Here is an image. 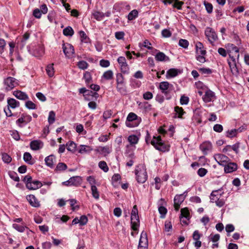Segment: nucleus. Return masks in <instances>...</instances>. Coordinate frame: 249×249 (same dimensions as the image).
Segmentation results:
<instances>
[{
	"label": "nucleus",
	"mask_w": 249,
	"mask_h": 249,
	"mask_svg": "<svg viewBox=\"0 0 249 249\" xmlns=\"http://www.w3.org/2000/svg\"><path fill=\"white\" fill-rule=\"evenodd\" d=\"M150 143L158 150L165 152L170 149V146L161 140L160 136H153Z\"/></svg>",
	"instance_id": "obj_1"
},
{
	"label": "nucleus",
	"mask_w": 249,
	"mask_h": 249,
	"mask_svg": "<svg viewBox=\"0 0 249 249\" xmlns=\"http://www.w3.org/2000/svg\"><path fill=\"white\" fill-rule=\"evenodd\" d=\"M3 87L5 91L8 92L18 86V81L15 78L9 76L3 79Z\"/></svg>",
	"instance_id": "obj_2"
},
{
	"label": "nucleus",
	"mask_w": 249,
	"mask_h": 249,
	"mask_svg": "<svg viewBox=\"0 0 249 249\" xmlns=\"http://www.w3.org/2000/svg\"><path fill=\"white\" fill-rule=\"evenodd\" d=\"M131 229L134 231H137L140 225V221L138 216V211L137 206L133 207L131 215Z\"/></svg>",
	"instance_id": "obj_3"
},
{
	"label": "nucleus",
	"mask_w": 249,
	"mask_h": 249,
	"mask_svg": "<svg viewBox=\"0 0 249 249\" xmlns=\"http://www.w3.org/2000/svg\"><path fill=\"white\" fill-rule=\"evenodd\" d=\"M205 36L210 44H213L218 39V36L213 29L207 27L205 30Z\"/></svg>",
	"instance_id": "obj_4"
},
{
	"label": "nucleus",
	"mask_w": 249,
	"mask_h": 249,
	"mask_svg": "<svg viewBox=\"0 0 249 249\" xmlns=\"http://www.w3.org/2000/svg\"><path fill=\"white\" fill-rule=\"evenodd\" d=\"M27 49L31 54L37 57L42 56L44 53V48L41 45H36L33 49H31L30 46H28Z\"/></svg>",
	"instance_id": "obj_5"
},
{
	"label": "nucleus",
	"mask_w": 249,
	"mask_h": 249,
	"mask_svg": "<svg viewBox=\"0 0 249 249\" xmlns=\"http://www.w3.org/2000/svg\"><path fill=\"white\" fill-rule=\"evenodd\" d=\"M228 63L233 75L237 76L239 74V70L237 66L235 58L230 55V59H228Z\"/></svg>",
	"instance_id": "obj_6"
},
{
	"label": "nucleus",
	"mask_w": 249,
	"mask_h": 249,
	"mask_svg": "<svg viewBox=\"0 0 249 249\" xmlns=\"http://www.w3.org/2000/svg\"><path fill=\"white\" fill-rule=\"evenodd\" d=\"M228 63L233 75L237 76L239 74V70L237 66L235 58L230 55V59H228Z\"/></svg>",
	"instance_id": "obj_7"
},
{
	"label": "nucleus",
	"mask_w": 249,
	"mask_h": 249,
	"mask_svg": "<svg viewBox=\"0 0 249 249\" xmlns=\"http://www.w3.org/2000/svg\"><path fill=\"white\" fill-rule=\"evenodd\" d=\"M117 61L120 66L121 72L124 74H128L129 68L126 63L125 58L124 56H120L118 58Z\"/></svg>",
	"instance_id": "obj_8"
},
{
	"label": "nucleus",
	"mask_w": 249,
	"mask_h": 249,
	"mask_svg": "<svg viewBox=\"0 0 249 249\" xmlns=\"http://www.w3.org/2000/svg\"><path fill=\"white\" fill-rule=\"evenodd\" d=\"M63 51L66 56L69 58L73 57L74 50L73 47L69 43L63 44Z\"/></svg>",
	"instance_id": "obj_9"
},
{
	"label": "nucleus",
	"mask_w": 249,
	"mask_h": 249,
	"mask_svg": "<svg viewBox=\"0 0 249 249\" xmlns=\"http://www.w3.org/2000/svg\"><path fill=\"white\" fill-rule=\"evenodd\" d=\"M213 157L219 165L223 166L230 161V159L227 156L221 154H215Z\"/></svg>",
	"instance_id": "obj_10"
},
{
	"label": "nucleus",
	"mask_w": 249,
	"mask_h": 249,
	"mask_svg": "<svg viewBox=\"0 0 249 249\" xmlns=\"http://www.w3.org/2000/svg\"><path fill=\"white\" fill-rule=\"evenodd\" d=\"M136 175L137 181L140 183L145 182L147 178V173L144 169L140 171L136 170Z\"/></svg>",
	"instance_id": "obj_11"
},
{
	"label": "nucleus",
	"mask_w": 249,
	"mask_h": 249,
	"mask_svg": "<svg viewBox=\"0 0 249 249\" xmlns=\"http://www.w3.org/2000/svg\"><path fill=\"white\" fill-rule=\"evenodd\" d=\"M172 87L173 85L168 82L163 81L159 84V89L161 90L162 93L166 95L169 92Z\"/></svg>",
	"instance_id": "obj_12"
},
{
	"label": "nucleus",
	"mask_w": 249,
	"mask_h": 249,
	"mask_svg": "<svg viewBox=\"0 0 249 249\" xmlns=\"http://www.w3.org/2000/svg\"><path fill=\"white\" fill-rule=\"evenodd\" d=\"M81 179L79 177L76 176L71 178L68 180L64 182L63 183L65 185L78 186L80 184Z\"/></svg>",
	"instance_id": "obj_13"
},
{
	"label": "nucleus",
	"mask_w": 249,
	"mask_h": 249,
	"mask_svg": "<svg viewBox=\"0 0 249 249\" xmlns=\"http://www.w3.org/2000/svg\"><path fill=\"white\" fill-rule=\"evenodd\" d=\"M185 198V196L183 195H177L174 199V207L175 210L178 211L179 208L181 204L183 202Z\"/></svg>",
	"instance_id": "obj_14"
},
{
	"label": "nucleus",
	"mask_w": 249,
	"mask_h": 249,
	"mask_svg": "<svg viewBox=\"0 0 249 249\" xmlns=\"http://www.w3.org/2000/svg\"><path fill=\"white\" fill-rule=\"evenodd\" d=\"M200 149L204 155H206L209 152L211 151L212 144L209 142H204L200 145Z\"/></svg>",
	"instance_id": "obj_15"
},
{
	"label": "nucleus",
	"mask_w": 249,
	"mask_h": 249,
	"mask_svg": "<svg viewBox=\"0 0 249 249\" xmlns=\"http://www.w3.org/2000/svg\"><path fill=\"white\" fill-rule=\"evenodd\" d=\"M26 198L32 206L36 208H38L40 206L39 202L34 195H28L27 196Z\"/></svg>",
	"instance_id": "obj_16"
},
{
	"label": "nucleus",
	"mask_w": 249,
	"mask_h": 249,
	"mask_svg": "<svg viewBox=\"0 0 249 249\" xmlns=\"http://www.w3.org/2000/svg\"><path fill=\"white\" fill-rule=\"evenodd\" d=\"M224 166V171L226 173H231L235 171L237 168V165L235 163L230 162V161L225 164Z\"/></svg>",
	"instance_id": "obj_17"
},
{
	"label": "nucleus",
	"mask_w": 249,
	"mask_h": 249,
	"mask_svg": "<svg viewBox=\"0 0 249 249\" xmlns=\"http://www.w3.org/2000/svg\"><path fill=\"white\" fill-rule=\"evenodd\" d=\"M31 148L33 150H38L43 147V143L40 140H34L30 144Z\"/></svg>",
	"instance_id": "obj_18"
},
{
	"label": "nucleus",
	"mask_w": 249,
	"mask_h": 249,
	"mask_svg": "<svg viewBox=\"0 0 249 249\" xmlns=\"http://www.w3.org/2000/svg\"><path fill=\"white\" fill-rule=\"evenodd\" d=\"M142 246L148 247V240L147 238V234L143 231L141 233L138 247Z\"/></svg>",
	"instance_id": "obj_19"
},
{
	"label": "nucleus",
	"mask_w": 249,
	"mask_h": 249,
	"mask_svg": "<svg viewBox=\"0 0 249 249\" xmlns=\"http://www.w3.org/2000/svg\"><path fill=\"white\" fill-rule=\"evenodd\" d=\"M13 94L18 99L21 100H26L29 98L28 96L26 93L20 90H15L13 91Z\"/></svg>",
	"instance_id": "obj_20"
},
{
	"label": "nucleus",
	"mask_w": 249,
	"mask_h": 249,
	"mask_svg": "<svg viewBox=\"0 0 249 249\" xmlns=\"http://www.w3.org/2000/svg\"><path fill=\"white\" fill-rule=\"evenodd\" d=\"M214 93L210 90H208L205 92L203 97V101L206 103H208L212 101L214 97Z\"/></svg>",
	"instance_id": "obj_21"
},
{
	"label": "nucleus",
	"mask_w": 249,
	"mask_h": 249,
	"mask_svg": "<svg viewBox=\"0 0 249 249\" xmlns=\"http://www.w3.org/2000/svg\"><path fill=\"white\" fill-rule=\"evenodd\" d=\"M42 186V183L36 180H32L31 183L27 184V188L29 190H36Z\"/></svg>",
	"instance_id": "obj_22"
},
{
	"label": "nucleus",
	"mask_w": 249,
	"mask_h": 249,
	"mask_svg": "<svg viewBox=\"0 0 249 249\" xmlns=\"http://www.w3.org/2000/svg\"><path fill=\"white\" fill-rule=\"evenodd\" d=\"M195 47L196 54H201L202 55H205L206 54V51L203 49V45L201 42H197Z\"/></svg>",
	"instance_id": "obj_23"
},
{
	"label": "nucleus",
	"mask_w": 249,
	"mask_h": 249,
	"mask_svg": "<svg viewBox=\"0 0 249 249\" xmlns=\"http://www.w3.org/2000/svg\"><path fill=\"white\" fill-rule=\"evenodd\" d=\"M179 72V71L178 69L174 68L170 69L166 72V78L169 79L170 78L174 77L178 75Z\"/></svg>",
	"instance_id": "obj_24"
},
{
	"label": "nucleus",
	"mask_w": 249,
	"mask_h": 249,
	"mask_svg": "<svg viewBox=\"0 0 249 249\" xmlns=\"http://www.w3.org/2000/svg\"><path fill=\"white\" fill-rule=\"evenodd\" d=\"M55 160V157L53 155H51L45 159L46 164L50 168L53 167V161Z\"/></svg>",
	"instance_id": "obj_25"
},
{
	"label": "nucleus",
	"mask_w": 249,
	"mask_h": 249,
	"mask_svg": "<svg viewBox=\"0 0 249 249\" xmlns=\"http://www.w3.org/2000/svg\"><path fill=\"white\" fill-rule=\"evenodd\" d=\"M155 59L158 61H166L169 58L162 52H159L155 55Z\"/></svg>",
	"instance_id": "obj_26"
},
{
	"label": "nucleus",
	"mask_w": 249,
	"mask_h": 249,
	"mask_svg": "<svg viewBox=\"0 0 249 249\" xmlns=\"http://www.w3.org/2000/svg\"><path fill=\"white\" fill-rule=\"evenodd\" d=\"M7 104L8 107H10L12 108H15L16 107L19 106V102L17 101L14 98H9L7 99Z\"/></svg>",
	"instance_id": "obj_27"
},
{
	"label": "nucleus",
	"mask_w": 249,
	"mask_h": 249,
	"mask_svg": "<svg viewBox=\"0 0 249 249\" xmlns=\"http://www.w3.org/2000/svg\"><path fill=\"white\" fill-rule=\"evenodd\" d=\"M137 118V116L134 113L131 112L128 114L126 121V125L128 127H131L130 122L136 120Z\"/></svg>",
	"instance_id": "obj_28"
},
{
	"label": "nucleus",
	"mask_w": 249,
	"mask_h": 249,
	"mask_svg": "<svg viewBox=\"0 0 249 249\" xmlns=\"http://www.w3.org/2000/svg\"><path fill=\"white\" fill-rule=\"evenodd\" d=\"M220 190L213 191L212 192L210 196V199L212 203H215L216 202V200L221 197L222 195L221 194H220L219 195L215 194L216 193H217L219 191H220Z\"/></svg>",
	"instance_id": "obj_29"
},
{
	"label": "nucleus",
	"mask_w": 249,
	"mask_h": 249,
	"mask_svg": "<svg viewBox=\"0 0 249 249\" xmlns=\"http://www.w3.org/2000/svg\"><path fill=\"white\" fill-rule=\"evenodd\" d=\"M23 160L26 162L32 165L34 163V162L32 160V156L29 152L24 153L23 155Z\"/></svg>",
	"instance_id": "obj_30"
},
{
	"label": "nucleus",
	"mask_w": 249,
	"mask_h": 249,
	"mask_svg": "<svg viewBox=\"0 0 249 249\" xmlns=\"http://www.w3.org/2000/svg\"><path fill=\"white\" fill-rule=\"evenodd\" d=\"M175 117H178L179 118H182V116L184 114L185 112L181 107H175Z\"/></svg>",
	"instance_id": "obj_31"
},
{
	"label": "nucleus",
	"mask_w": 249,
	"mask_h": 249,
	"mask_svg": "<svg viewBox=\"0 0 249 249\" xmlns=\"http://www.w3.org/2000/svg\"><path fill=\"white\" fill-rule=\"evenodd\" d=\"M180 212L181 213L180 217H181L182 218H185L187 220L190 219V213L187 208L181 209Z\"/></svg>",
	"instance_id": "obj_32"
},
{
	"label": "nucleus",
	"mask_w": 249,
	"mask_h": 249,
	"mask_svg": "<svg viewBox=\"0 0 249 249\" xmlns=\"http://www.w3.org/2000/svg\"><path fill=\"white\" fill-rule=\"evenodd\" d=\"M139 137L136 135H131L128 137V141L131 145L136 144L139 141Z\"/></svg>",
	"instance_id": "obj_33"
},
{
	"label": "nucleus",
	"mask_w": 249,
	"mask_h": 249,
	"mask_svg": "<svg viewBox=\"0 0 249 249\" xmlns=\"http://www.w3.org/2000/svg\"><path fill=\"white\" fill-rule=\"evenodd\" d=\"M63 33L65 36H73L74 32L71 26H68L65 29H64Z\"/></svg>",
	"instance_id": "obj_34"
},
{
	"label": "nucleus",
	"mask_w": 249,
	"mask_h": 249,
	"mask_svg": "<svg viewBox=\"0 0 249 249\" xmlns=\"http://www.w3.org/2000/svg\"><path fill=\"white\" fill-rule=\"evenodd\" d=\"M92 150V148L89 146L85 145H80L79 149V153L81 154H84L88 152H89Z\"/></svg>",
	"instance_id": "obj_35"
},
{
	"label": "nucleus",
	"mask_w": 249,
	"mask_h": 249,
	"mask_svg": "<svg viewBox=\"0 0 249 249\" xmlns=\"http://www.w3.org/2000/svg\"><path fill=\"white\" fill-rule=\"evenodd\" d=\"M80 93L84 94L86 93L87 92H88L89 93L87 94V95H91L93 96H94L95 98H97L98 96V94L95 92H93L92 91H89L87 90L85 88H82L79 89V90Z\"/></svg>",
	"instance_id": "obj_36"
},
{
	"label": "nucleus",
	"mask_w": 249,
	"mask_h": 249,
	"mask_svg": "<svg viewBox=\"0 0 249 249\" xmlns=\"http://www.w3.org/2000/svg\"><path fill=\"white\" fill-rule=\"evenodd\" d=\"M53 66V64H49L47 66L46 69V72L49 77H52L53 76L54 71Z\"/></svg>",
	"instance_id": "obj_37"
},
{
	"label": "nucleus",
	"mask_w": 249,
	"mask_h": 249,
	"mask_svg": "<svg viewBox=\"0 0 249 249\" xmlns=\"http://www.w3.org/2000/svg\"><path fill=\"white\" fill-rule=\"evenodd\" d=\"M138 16V12L137 10H133L127 16V18L129 20H132L136 18Z\"/></svg>",
	"instance_id": "obj_38"
},
{
	"label": "nucleus",
	"mask_w": 249,
	"mask_h": 249,
	"mask_svg": "<svg viewBox=\"0 0 249 249\" xmlns=\"http://www.w3.org/2000/svg\"><path fill=\"white\" fill-rule=\"evenodd\" d=\"M67 166L65 163H63V162H59L57 165V166L55 169V170L56 172H61V171L65 170L66 169H67Z\"/></svg>",
	"instance_id": "obj_39"
},
{
	"label": "nucleus",
	"mask_w": 249,
	"mask_h": 249,
	"mask_svg": "<svg viewBox=\"0 0 249 249\" xmlns=\"http://www.w3.org/2000/svg\"><path fill=\"white\" fill-rule=\"evenodd\" d=\"M93 16L95 19L98 21H101L105 17L104 13L99 11H96L93 13Z\"/></svg>",
	"instance_id": "obj_40"
},
{
	"label": "nucleus",
	"mask_w": 249,
	"mask_h": 249,
	"mask_svg": "<svg viewBox=\"0 0 249 249\" xmlns=\"http://www.w3.org/2000/svg\"><path fill=\"white\" fill-rule=\"evenodd\" d=\"M67 149L68 151L74 152L76 149V144L73 142H69L66 144Z\"/></svg>",
	"instance_id": "obj_41"
},
{
	"label": "nucleus",
	"mask_w": 249,
	"mask_h": 249,
	"mask_svg": "<svg viewBox=\"0 0 249 249\" xmlns=\"http://www.w3.org/2000/svg\"><path fill=\"white\" fill-rule=\"evenodd\" d=\"M113 73L111 70L105 71L102 77L106 80H110L113 78Z\"/></svg>",
	"instance_id": "obj_42"
},
{
	"label": "nucleus",
	"mask_w": 249,
	"mask_h": 249,
	"mask_svg": "<svg viewBox=\"0 0 249 249\" xmlns=\"http://www.w3.org/2000/svg\"><path fill=\"white\" fill-rule=\"evenodd\" d=\"M240 128H239L238 129H231V130H228L227 132L226 136L229 138H232L233 137H235L236 135L237 132L239 131V130H240Z\"/></svg>",
	"instance_id": "obj_43"
},
{
	"label": "nucleus",
	"mask_w": 249,
	"mask_h": 249,
	"mask_svg": "<svg viewBox=\"0 0 249 249\" xmlns=\"http://www.w3.org/2000/svg\"><path fill=\"white\" fill-rule=\"evenodd\" d=\"M91 190L93 197L95 199H98L99 197V194L96 186H91Z\"/></svg>",
	"instance_id": "obj_44"
},
{
	"label": "nucleus",
	"mask_w": 249,
	"mask_h": 249,
	"mask_svg": "<svg viewBox=\"0 0 249 249\" xmlns=\"http://www.w3.org/2000/svg\"><path fill=\"white\" fill-rule=\"evenodd\" d=\"M55 114L53 111H51L49 112L48 117V122L50 124H53L55 121Z\"/></svg>",
	"instance_id": "obj_45"
},
{
	"label": "nucleus",
	"mask_w": 249,
	"mask_h": 249,
	"mask_svg": "<svg viewBox=\"0 0 249 249\" xmlns=\"http://www.w3.org/2000/svg\"><path fill=\"white\" fill-rule=\"evenodd\" d=\"M98 165L99 168L103 170L105 172H107L108 171V168L107 166V163L105 161H100Z\"/></svg>",
	"instance_id": "obj_46"
},
{
	"label": "nucleus",
	"mask_w": 249,
	"mask_h": 249,
	"mask_svg": "<svg viewBox=\"0 0 249 249\" xmlns=\"http://www.w3.org/2000/svg\"><path fill=\"white\" fill-rule=\"evenodd\" d=\"M159 213L160 214V218H163L165 217V215L167 212L166 208L163 206H160L158 209Z\"/></svg>",
	"instance_id": "obj_47"
},
{
	"label": "nucleus",
	"mask_w": 249,
	"mask_h": 249,
	"mask_svg": "<svg viewBox=\"0 0 249 249\" xmlns=\"http://www.w3.org/2000/svg\"><path fill=\"white\" fill-rule=\"evenodd\" d=\"M117 84H124V77L121 73H118L116 74Z\"/></svg>",
	"instance_id": "obj_48"
},
{
	"label": "nucleus",
	"mask_w": 249,
	"mask_h": 249,
	"mask_svg": "<svg viewBox=\"0 0 249 249\" xmlns=\"http://www.w3.org/2000/svg\"><path fill=\"white\" fill-rule=\"evenodd\" d=\"M178 45L180 47H181L184 49H186L188 47L189 42L186 39H180L179 40Z\"/></svg>",
	"instance_id": "obj_49"
},
{
	"label": "nucleus",
	"mask_w": 249,
	"mask_h": 249,
	"mask_svg": "<svg viewBox=\"0 0 249 249\" xmlns=\"http://www.w3.org/2000/svg\"><path fill=\"white\" fill-rule=\"evenodd\" d=\"M13 228L16 230L17 231L23 232L25 231V229L27 228L26 227H24L23 226L19 225L17 224H13L12 225Z\"/></svg>",
	"instance_id": "obj_50"
},
{
	"label": "nucleus",
	"mask_w": 249,
	"mask_h": 249,
	"mask_svg": "<svg viewBox=\"0 0 249 249\" xmlns=\"http://www.w3.org/2000/svg\"><path fill=\"white\" fill-rule=\"evenodd\" d=\"M117 90L121 93H125L126 91L124 84H117Z\"/></svg>",
	"instance_id": "obj_51"
},
{
	"label": "nucleus",
	"mask_w": 249,
	"mask_h": 249,
	"mask_svg": "<svg viewBox=\"0 0 249 249\" xmlns=\"http://www.w3.org/2000/svg\"><path fill=\"white\" fill-rule=\"evenodd\" d=\"M2 160L7 163H10L12 160L11 157L7 153H4L2 154Z\"/></svg>",
	"instance_id": "obj_52"
},
{
	"label": "nucleus",
	"mask_w": 249,
	"mask_h": 249,
	"mask_svg": "<svg viewBox=\"0 0 249 249\" xmlns=\"http://www.w3.org/2000/svg\"><path fill=\"white\" fill-rule=\"evenodd\" d=\"M84 78L86 84H89L92 80L91 74L89 72L86 71L84 74Z\"/></svg>",
	"instance_id": "obj_53"
},
{
	"label": "nucleus",
	"mask_w": 249,
	"mask_h": 249,
	"mask_svg": "<svg viewBox=\"0 0 249 249\" xmlns=\"http://www.w3.org/2000/svg\"><path fill=\"white\" fill-rule=\"evenodd\" d=\"M79 36L81 38V41L84 42H88V41L89 40V38L87 37L86 34L83 31H80L79 32Z\"/></svg>",
	"instance_id": "obj_54"
},
{
	"label": "nucleus",
	"mask_w": 249,
	"mask_h": 249,
	"mask_svg": "<svg viewBox=\"0 0 249 249\" xmlns=\"http://www.w3.org/2000/svg\"><path fill=\"white\" fill-rule=\"evenodd\" d=\"M204 4L205 6L206 10L207 12L209 13H212L213 12V6L212 4L209 2H207L206 1L204 2Z\"/></svg>",
	"instance_id": "obj_55"
},
{
	"label": "nucleus",
	"mask_w": 249,
	"mask_h": 249,
	"mask_svg": "<svg viewBox=\"0 0 249 249\" xmlns=\"http://www.w3.org/2000/svg\"><path fill=\"white\" fill-rule=\"evenodd\" d=\"M26 107L29 109H35L36 106L35 104L31 101H28L25 103Z\"/></svg>",
	"instance_id": "obj_56"
},
{
	"label": "nucleus",
	"mask_w": 249,
	"mask_h": 249,
	"mask_svg": "<svg viewBox=\"0 0 249 249\" xmlns=\"http://www.w3.org/2000/svg\"><path fill=\"white\" fill-rule=\"evenodd\" d=\"M142 107L145 112H149L152 110V105L148 102L143 103Z\"/></svg>",
	"instance_id": "obj_57"
},
{
	"label": "nucleus",
	"mask_w": 249,
	"mask_h": 249,
	"mask_svg": "<svg viewBox=\"0 0 249 249\" xmlns=\"http://www.w3.org/2000/svg\"><path fill=\"white\" fill-rule=\"evenodd\" d=\"M77 66L80 69L85 70L88 68V64L85 61H80L78 63Z\"/></svg>",
	"instance_id": "obj_58"
},
{
	"label": "nucleus",
	"mask_w": 249,
	"mask_h": 249,
	"mask_svg": "<svg viewBox=\"0 0 249 249\" xmlns=\"http://www.w3.org/2000/svg\"><path fill=\"white\" fill-rule=\"evenodd\" d=\"M79 221H80V225L84 226V225H85L87 224L88 221V219L86 215H83L81 216H80Z\"/></svg>",
	"instance_id": "obj_59"
},
{
	"label": "nucleus",
	"mask_w": 249,
	"mask_h": 249,
	"mask_svg": "<svg viewBox=\"0 0 249 249\" xmlns=\"http://www.w3.org/2000/svg\"><path fill=\"white\" fill-rule=\"evenodd\" d=\"M9 175L10 177L16 181H19V178L18 177L17 174L15 172H10L9 173Z\"/></svg>",
	"instance_id": "obj_60"
},
{
	"label": "nucleus",
	"mask_w": 249,
	"mask_h": 249,
	"mask_svg": "<svg viewBox=\"0 0 249 249\" xmlns=\"http://www.w3.org/2000/svg\"><path fill=\"white\" fill-rule=\"evenodd\" d=\"M205 55L201 54H196V57L198 61L201 63H204L206 61Z\"/></svg>",
	"instance_id": "obj_61"
},
{
	"label": "nucleus",
	"mask_w": 249,
	"mask_h": 249,
	"mask_svg": "<svg viewBox=\"0 0 249 249\" xmlns=\"http://www.w3.org/2000/svg\"><path fill=\"white\" fill-rule=\"evenodd\" d=\"M153 97V94L150 91H146L143 94V98L146 100H149Z\"/></svg>",
	"instance_id": "obj_62"
},
{
	"label": "nucleus",
	"mask_w": 249,
	"mask_h": 249,
	"mask_svg": "<svg viewBox=\"0 0 249 249\" xmlns=\"http://www.w3.org/2000/svg\"><path fill=\"white\" fill-rule=\"evenodd\" d=\"M42 13L40 12V10L38 8H36L33 11V16L37 18H40L41 17Z\"/></svg>",
	"instance_id": "obj_63"
},
{
	"label": "nucleus",
	"mask_w": 249,
	"mask_h": 249,
	"mask_svg": "<svg viewBox=\"0 0 249 249\" xmlns=\"http://www.w3.org/2000/svg\"><path fill=\"white\" fill-rule=\"evenodd\" d=\"M189 101V98L184 95L181 96V97L180 99V104L182 105L188 104Z\"/></svg>",
	"instance_id": "obj_64"
}]
</instances>
